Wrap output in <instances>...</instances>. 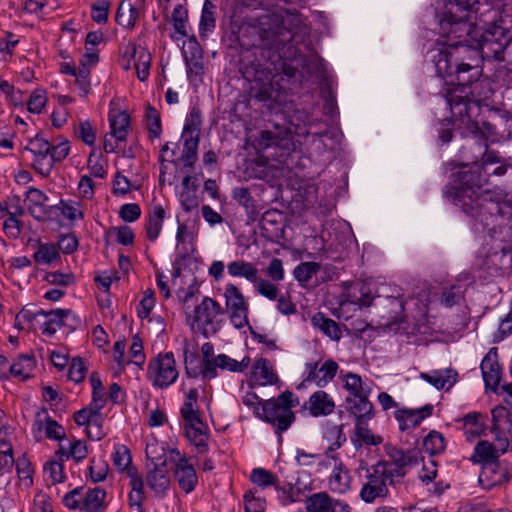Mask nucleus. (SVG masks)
Masks as SVG:
<instances>
[{"label": "nucleus", "instance_id": "obj_1", "mask_svg": "<svg viewBox=\"0 0 512 512\" xmlns=\"http://www.w3.org/2000/svg\"><path fill=\"white\" fill-rule=\"evenodd\" d=\"M470 109L469 117L457 116L452 113L456 120L467 124L472 133L473 144L484 149L481 155V166L465 165L460 171L454 174L455 183L447 184L443 188V196L454 204L467 217L471 228L476 233L495 231V227H512V197L501 188L483 190L482 169L485 170L489 164L501 162L497 151L489 150L487 137L480 130L477 122L472 121L471 110L477 108L474 101L468 96Z\"/></svg>", "mask_w": 512, "mask_h": 512}, {"label": "nucleus", "instance_id": "obj_2", "mask_svg": "<svg viewBox=\"0 0 512 512\" xmlns=\"http://www.w3.org/2000/svg\"><path fill=\"white\" fill-rule=\"evenodd\" d=\"M469 20L439 15V34L443 41L432 55L437 75L453 87L445 95L450 111L460 117H469L471 85L482 75L479 51L472 44L478 28Z\"/></svg>", "mask_w": 512, "mask_h": 512}, {"label": "nucleus", "instance_id": "obj_3", "mask_svg": "<svg viewBox=\"0 0 512 512\" xmlns=\"http://www.w3.org/2000/svg\"><path fill=\"white\" fill-rule=\"evenodd\" d=\"M269 57V54H267ZM271 57H274L271 54ZM243 77L251 83L250 96L258 102L277 100L281 85L276 78L283 76L279 62L268 58L264 63L260 60L243 62L240 68Z\"/></svg>", "mask_w": 512, "mask_h": 512}, {"label": "nucleus", "instance_id": "obj_4", "mask_svg": "<svg viewBox=\"0 0 512 512\" xmlns=\"http://www.w3.org/2000/svg\"><path fill=\"white\" fill-rule=\"evenodd\" d=\"M269 29H261L260 38L262 41L261 56L265 53L276 56L281 53L287 43L293 40V30L299 29L303 20L297 10L280 9L271 14Z\"/></svg>", "mask_w": 512, "mask_h": 512}, {"label": "nucleus", "instance_id": "obj_5", "mask_svg": "<svg viewBox=\"0 0 512 512\" xmlns=\"http://www.w3.org/2000/svg\"><path fill=\"white\" fill-rule=\"evenodd\" d=\"M298 404V397H295L293 392L286 390L277 397L262 402L259 419L270 424L275 434L282 439V433L287 431L296 420L292 409Z\"/></svg>", "mask_w": 512, "mask_h": 512}, {"label": "nucleus", "instance_id": "obj_6", "mask_svg": "<svg viewBox=\"0 0 512 512\" xmlns=\"http://www.w3.org/2000/svg\"><path fill=\"white\" fill-rule=\"evenodd\" d=\"M283 76L289 84L301 83L306 77L317 75L323 70V59L316 53L309 55L294 49L290 59L282 58L281 53L276 55Z\"/></svg>", "mask_w": 512, "mask_h": 512}, {"label": "nucleus", "instance_id": "obj_7", "mask_svg": "<svg viewBox=\"0 0 512 512\" xmlns=\"http://www.w3.org/2000/svg\"><path fill=\"white\" fill-rule=\"evenodd\" d=\"M511 41L509 31L499 25L491 24L485 30L478 29V36L473 38V47L479 51L481 62L504 61V51Z\"/></svg>", "mask_w": 512, "mask_h": 512}, {"label": "nucleus", "instance_id": "obj_8", "mask_svg": "<svg viewBox=\"0 0 512 512\" xmlns=\"http://www.w3.org/2000/svg\"><path fill=\"white\" fill-rule=\"evenodd\" d=\"M394 472L389 469L385 461L373 465L366 475V482L360 491V498L365 503H373L378 498H386L389 495L387 483H393Z\"/></svg>", "mask_w": 512, "mask_h": 512}, {"label": "nucleus", "instance_id": "obj_9", "mask_svg": "<svg viewBox=\"0 0 512 512\" xmlns=\"http://www.w3.org/2000/svg\"><path fill=\"white\" fill-rule=\"evenodd\" d=\"M179 372L173 352L159 353L147 366V377L154 387L165 389L176 382Z\"/></svg>", "mask_w": 512, "mask_h": 512}, {"label": "nucleus", "instance_id": "obj_10", "mask_svg": "<svg viewBox=\"0 0 512 512\" xmlns=\"http://www.w3.org/2000/svg\"><path fill=\"white\" fill-rule=\"evenodd\" d=\"M223 313L222 306L216 300L205 296L201 303L195 307L194 320L202 334L207 337L209 333L215 334L219 330L220 326L215 319Z\"/></svg>", "mask_w": 512, "mask_h": 512}, {"label": "nucleus", "instance_id": "obj_11", "mask_svg": "<svg viewBox=\"0 0 512 512\" xmlns=\"http://www.w3.org/2000/svg\"><path fill=\"white\" fill-rule=\"evenodd\" d=\"M338 364L332 359L326 360L321 367L318 362H308L305 364V377L298 389L303 387L305 383H315L318 387H325L334 379L338 371Z\"/></svg>", "mask_w": 512, "mask_h": 512}, {"label": "nucleus", "instance_id": "obj_12", "mask_svg": "<svg viewBox=\"0 0 512 512\" xmlns=\"http://www.w3.org/2000/svg\"><path fill=\"white\" fill-rule=\"evenodd\" d=\"M510 477L506 465L501 464L500 461H489L481 466L478 481L483 489L491 490L509 482Z\"/></svg>", "mask_w": 512, "mask_h": 512}, {"label": "nucleus", "instance_id": "obj_13", "mask_svg": "<svg viewBox=\"0 0 512 512\" xmlns=\"http://www.w3.org/2000/svg\"><path fill=\"white\" fill-rule=\"evenodd\" d=\"M387 454L391 459V463H386L389 465V469L394 472V477H403L405 475V471L403 470L405 467H411L423 461L422 452L418 448L405 451L393 447L389 449Z\"/></svg>", "mask_w": 512, "mask_h": 512}, {"label": "nucleus", "instance_id": "obj_14", "mask_svg": "<svg viewBox=\"0 0 512 512\" xmlns=\"http://www.w3.org/2000/svg\"><path fill=\"white\" fill-rule=\"evenodd\" d=\"M387 454L391 459V463H386L389 465V469L394 472V477H403L405 475V471L403 470L405 467H411L423 461L422 452L418 448L405 451L393 447L389 449Z\"/></svg>", "mask_w": 512, "mask_h": 512}, {"label": "nucleus", "instance_id": "obj_15", "mask_svg": "<svg viewBox=\"0 0 512 512\" xmlns=\"http://www.w3.org/2000/svg\"><path fill=\"white\" fill-rule=\"evenodd\" d=\"M387 454L391 459V463H386L389 465V469L394 472V477H403L405 475V471L403 470L405 467H411L423 461L422 452L418 448L405 451L393 447L389 449Z\"/></svg>", "mask_w": 512, "mask_h": 512}, {"label": "nucleus", "instance_id": "obj_16", "mask_svg": "<svg viewBox=\"0 0 512 512\" xmlns=\"http://www.w3.org/2000/svg\"><path fill=\"white\" fill-rule=\"evenodd\" d=\"M153 468L149 469L146 480L149 488L156 495L164 496L170 486V478L167 469L166 456L157 458V462H152Z\"/></svg>", "mask_w": 512, "mask_h": 512}, {"label": "nucleus", "instance_id": "obj_17", "mask_svg": "<svg viewBox=\"0 0 512 512\" xmlns=\"http://www.w3.org/2000/svg\"><path fill=\"white\" fill-rule=\"evenodd\" d=\"M284 215L277 209L265 211L259 219L262 236L269 241H277L284 233Z\"/></svg>", "mask_w": 512, "mask_h": 512}, {"label": "nucleus", "instance_id": "obj_18", "mask_svg": "<svg viewBox=\"0 0 512 512\" xmlns=\"http://www.w3.org/2000/svg\"><path fill=\"white\" fill-rule=\"evenodd\" d=\"M43 428L45 429V436L48 439L60 441L65 437L64 427L50 417L45 408L37 412L33 423V433L37 441L41 439V437H37V434H40Z\"/></svg>", "mask_w": 512, "mask_h": 512}, {"label": "nucleus", "instance_id": "obj_19", "mask_svg": "<svg viewBox=\"0 0 512 512\" xmlns=\"http://www.w3.org/2000/svg\"><path fill=\"white\" fill-rule=\"evenodd\" d=\"M497 348L493 347L483 358L480 369L486 388L496 391L501 381V367L497 360Z\"/></svg>", "mask_w": 512, "mask_h": 512}, {"label": "nucleus", "instance_id": "obj_20", "mask_svg": "<svg viewBox=\"0 0 512 512\" xmlns=\"http://www.w3.org/2000/svg\"><path fill=\"white\" fill-rule=\"evenodd\" d=\"M335 407L334 400L324 390H317L312 393L303 405V409L308 410L309 414L316 418L332 414Z\"/></svg>", "mask_w": 512, "mask_h": 512}, {"label": "nucleus", "instance_id": "obj_21", "mask_svg": "<svg viewBox=\"0 0 512 512\" xmlns=\"http://www.w3.org/2000/svg\"><path fill=\"white\" fill-rule=\"evenodd\" d=\"M174 477L179 488L186 494L191 493L198 484L196 470L185 456L180 457L175 464Z\"/></svg>", "mask_w": 512, "mask_h": 512}, {"label": "nucleus", "instance_id": "obj_22", "mask_svg": "<svg viewBox=\"0 0 512 512\" xmlns=\"http://www.w3.org/2000/svg\"><path fill=\"white\" fill-rule=\"evenodd\" d=\"M185 434L190 443L196 447L198 453L208 451V428L201 418L195 422L185 423Z\"/></svg>", "mask_w": 512, "mask_h": 512}, {"label": "nucleus", "instance_id": "obj_23", "mask_svg": "<svg viewBox=\"0 0 512 512\" xmlns=\"http://www.w3.org/2000/svg\"><path fill=\"white\" fill-rule=\"evenodd\" d=\"M128 52H131V57L133 58V66L136 69L137 78L141 82H144L149 76V69L152 60L151 54L145 47L136 45L135 43L128 44L127 53Z\"/></svg>", "mask_w": 512, "mask_h": 512}, {"label": "nucleus", "instance_id": "obj_24", "mask_svg": "<svg viewBox=\"0 0 512 512\" xmlns=\"http://www.w3.org/2000/svg\"><path fill=\"white\" fill-rule=\"evenodd\" d=\"M370 395L358 398H345V408L355 417L356 422L369 421L374 417V406L369 401Z\"/></svg>", "mask_w": 512, "mask_h": 512}, {"label": "nucleus", "instance_id": "obj_25", "mask_svg": "<svg viewBox=\"0 0 512 512\" xmlns=\"http://www.w3.org/2000/svg\"><path fill=\"white\" fill-rule=\"evenodd\" d=\"M478 4L479 0H444V10L440 15L470 19L471 15L477 11Z\"/></svg>", "mask_w": 512, "mask_h": 512}, {"label": "nucleus", "instance_id": "obj_26", "mask_svg": "<svg viewBox=\"0 0 512 512\" xmlns=\"http://www.w3.org/2000/svg\"><path fill=\"white\" fill-rule=\"evenodd\" d=\"M420 378L434 386L436 389H450L458 378V372L452 368L434 370L430 373H421Z\"/></svg>", "mask_w": 512, "mask_h": 512}, {"label": "nucleus", "instance_id": "obj_27", "mask_svg": "<svg viewBox=\"0 0 512 512\" xmlns=\"http://www.w3.org/2000/svg\"><path fill=\"white\" fill-rule=\"evenodd\" d=\"M291 143V133L287 129L284 131L263 130L257 139V145L260 149H266L271 146L287 148Z\"/></svg>", "mask_w": 512, "mask_h": 512}, {"label": "nucleus", "instance_id": "obj_28", "mask_svg": "<svg viewBox=\"0 0 512 512\" xmlns=\"http://www.w3.org/2000/svg\"><path fill=\"white\" fill-rule=\"evenodd\" d=\"M69 316H72L75 324L79 323V319L71 309H53V314L43 324L42 333L49 337L53 336L58 328L67 325L66 319Z\"/></svg>", "mask_w": 512, "mask_h": 512}, {"label": "nucleus", "instance_id": "obj_29", "mask_svg": "<svg viewBox=\"0 0 512 512\" xmlns=\"http://www.w3.org/2000/svg\"><path fill=\"white\" fill-rule=\"evenodd\" d=\"M352 477L350 471L340 461L335 465L333 473L329 478V485L332 491L337 493H345L351 487Z\"/></svg>", "mask_w": 512, "mask_h": 512}, {"label": "nucleus", "instance_id": "obj_30", "mask_svg": "<svg viewBox=\"0 0 512 512\" xmlns=\"http://www.w3.org/2000/svg\"><path fill=\"white\" fill-rule=\"evenodd\" d=\"M110 135L117 142L126 141L130 124V115L126 111H119L117 114L109 113Z\"/></svg>", "mask_w": 512, "mask_h": 512}, {"label": "nucleus", "instance_id": "obj_31", "mask_svg": "<svg viewBox=\"0 0 512 512\" xmlns=\"http://www.w3.org/2000/svg\"><path fill=\"white\" fill-rule=\"evenodd\" d=\"M233 199L242 207L245 208L248 222H255L258 220L260 211L255 205L250 191L245 187H237L233 190Z\"/></svg>", "mask_w": 512, "mask_h": 512}, {"label": "nucleus", "instance_id": "obj_32", "mask_svg": "<svg viewBox=\"0 0 512 512\" xmlns=\"http://www.w3.org/2000/svg\"><path fill=\"white\" fill-rule=\"evenodd\" d=\"M313 327L318 328L324 335L332 340L338 341L342 337V332L339 324L331 318H328L324 313L317 312L311 318Z\"/></svg>", "mask_w": 512, "mask_h": 512}, {"label": "nucleus", "instance_id": "obj_33", "mask_svg": "<svg viewBox=\"0 0 512 512\" xmlns=\"http://www.w3.org/2000/svg\"><path fill=\"white\" fill-rule=\"evenodd\" d=\"M344 389L348 392L346 398H358L363 395H370L372 389L364 384L361 376L356 373L348 372L343 376Z\"/></svg>", "mask_w": 512, "mask_h": 512}, {"label": "nucleus", "instance_id": "obj_34", "mask_svg": "<svg viewBox=\"0 0 512 512\" xmlns=\"http://www.w3.org/2000/svg\"><path fill=\"white\" fill-rule=\"evenodd\" d=\"M227 272L232 277H243L247 281L257 282L258 269L251 263L244 260H235L227 265Z\"/></svg>", "mask_w": 512, "mask_h": 512}, {"label": "nucleus", "instance_id": "obj_35", "mask_svg": "<svg viewBox=\"0 0 512 512\" xmlns=\"http://www.w3.org/2000/svg\"><path fill=\"white\" fill-rule=\"evenodd\" d=\"M36 367V359L33 354H20L17 361L14 362L9 372L13 377L25 381L30 378V372Z\"/></svg>", "mask_w": 512, "mask_h": 512}, {"label": "nucleus", "instance_id": "obj_36", "mask_svg": "<svg viewBox=\"0 0 512 512\" xmlns=\"http://www.w3.org/2000/svg\"><path fill=\"white\" fill-rule=\"evenodd\" d=\"M165 217V210L161 205H156L153 207V210L148 214L146 223H145V231L147 238L150 241H155L162 229L163 221Z\"/></svg>", "mask_w": 512, "mask_h": 512}, {"label": "nucleus", "instance_id": "obj_37", "mask_svg": "<svg viewBox=\"0 0 512 512\" xmlns=\"http://www.w3.org/2000/svg\"><path fill=\"white\" fill-rule=\"evenodd\" d=\"M89 381L92 387L90 410L94 415H98L99 411L105 406L106 397L104 393V386L97 372L91 373Z\"/></svg>", "mask_w": 512, "mask_h": 512}, {"label": "nucleus", "instance_id": "obj_38", "mask_svg": "<svg viewBox=\"0 0 512 512\" xmlns=\"http://www.w3.org/2000/svg\"><path fill=\"white\" fill-rule=\"evenodd\" d=\"M106 491L100 487L89 489L81 501V511L100 512L104 507Z\"/></svg>", "mask_w": 512, "mask_h": 512}, {"label": "nucleus", "instance_id": "obj_39", "mask_svg": "<svg viewBox=\"0 0 512 512\" xmlns=\"http://www.w3.org/2000/svg\"><path fill=\"white\" fill-rule=\"evenodd\" d=\"M499 454H497V448L494 444L486 440H481L477 443L471 456V461L474 463H483L489 461H499Z\"/></svg>", "mask_w": 512, "mask_h": 512}, {"label": "nucleus", "instance_id": "obj_40", "mask_svg": "<svg viewBox=\"0 0 512 512\" xmlns=\"http://www.w3.org/2000/svg\"><path fill=\"white\" fill-rule=\"evenodd\" d=\"M217 368L221 370H228L230 372H236V360L232 359L226 354L217 355L213 362H208L207 369H205V380H211L217 377Z\"/></svg>", "mask_w": 512, "mask_h": 512}, {"label": "nucleus", "instance_id": "obj_41", "mask_svg": "<svg viewBox=\"0 0 512 512\" xmlns=\"http://www.w3.org/2000/svg\"><path fill=\"white\" fill-rule=\"evenodd\" d=\"M184 139L183 151L179 160L183 162L184 168L191 169L197 161L199 145L198 136L182 137Z\"/></svg>", "mask_w": 512, "mask_h": 512}, {"label": "nucleus", "instance_id": "obj_42", "mask_svg": "<svg viewBox=\"0 0 512 512\" xmlns=\"http://www.w3.org/2000/svg\"><path fill=\"white\" fill-rule=\"evenodd\" d=\"M445 448V438L436 430L430 431L423 439V450L430 456L442 454Z\"/></svg>", "mask_w": 512, "mask_h": 512}, {"label": "nucleus", "instance_id": "obj_43", "mask_svg": "<svg viewBox=\"0 0 512 512\" xmlns=\"http://www.w3.org/2000/svg\"><path fill=\"white\" fill-rule=\"evenodd\" d=\"M198 187H199V184L193 182L191 189H187V190L183 189L178 196L182 209L186 213L195 211V216L197 219H199V215H198L199 198L196 194Z\"/></svg>", "mask_w": 512, "mask_h": 512}, {"label": "nucleus", "instance_id": "obj_44", "mask_svg": "<svg viewBox=\"0 0 512 512\" xmlns=\"http://www.w3.org/2000/svg\"><path fill=\"white\" fill-rule=\"evenodd\" d=\"M224 298L227 310L249 307L241 290L233 283L225 286Z\"/></svg>", "mask_w": 512, "mask_h": 512}, {"label": "nucleus", "instance_id": "obj_45", "mask_svg": "<svg viewBox=\"0 0 512 512\" xmlns=\"http://www.w3.org/2000/svg\"><path fill=\"white\" fill-rule=\"evenodd\" d=\"M320 269L321 265L318 262H301L294 268L293 275L302 286H305L308 282H310L312 277L320 271Z\"/></svg>", "mask_w": 512, "mask_h": 512}, {"label": "nucleus", "instance_id": "obj_46", "mask_svg": "<svg viewBox=\"0 0 512 512\" xmlns=\"http://www.w3.org/2000/svg\"><path fill=\"white\" fill-rule=\"evenodd\" d=\"M308 512H334L329 495L319 492L311 495L306 502Z\"/></svg>", "mask_w": 512, "mask_h": 512}, {"label": "nucleus", "instance_id": "obj_47", "mask_svg": "<svg viewBox=\"0 0 512 512\" xmlns=\"http://www.w3.org/2000/svg\"><path fill=\"white\" fill-rule=\"evenodd\" d=\"M368 422L369 421L355 422V436L357 441H359L361 444L377 446L382 443L383 438L372 433V431L368 428Z\"/></svg>", "mask_w": 512, "mask_h": 512}, {"label": "nucleus", "instance_id": "obj_48", "mask_svg": "<svg viewBox=\"0 0 512 512\" xmlns=\"http://www.w3.org/2000/svg\"><path fill=\"white\" fill-rule=\"evenodd\" d=\"M185 373L189 378L202 376L205 379V365L200 361L198 353L185 351Z\"/></svg>", "mask_w": 512, "mask_h": 512}, {"label": "nucleus", "instance_id": "obj_49", "mask_svg": "<svg viewBox=\"0 0 512 512\" xmlns=\"http://www.w3.org/2000/svg\"><path fill=\"white\" fill-rule=\"evenodd\" d=\"M184 61L187 68L188 80L195 86L202 82L204 74V64L202 58L189 59L186 52H184Z\"/></svg>", "mask_w": 512, "mask_h": 512}, {"label": "nucleus", "instance_id": "obj_50", "mask_svg": "<svg viewBox=\"0 0 512 512\" xmlns=\"http://www.w3.org/2000/svg\"><path fill=\"white\" fill-rule=\"evenodd\" d=\"M33 259L38 264H51L60 259V254L52 243L39 244L37 251L33 254Z\"/></svg>", "mask_w": 512, "mask_h": 512}, {"label": "nucleus", "instance_id": "obj_51", "mask_svg": "<svg viewBox=\"0 0 512 512\" xmlns=\"http://www.w3.org/2000/svg\"><path fill=\"white\" fill-rule=\"evenodd\" d=\"M253 373L257 375L260 374L261 379L263 382L262 385L267 384H275L278 381V376L276 373H274L272 367L270 366V362L268 359L260 358L259 360L255 361L253 364Z\"/></svg>", "mask_w": 512, "mask_h": 512}, {"label": "nucleus", "instance_id": "obj_52", "mask_svg": "<svg viewBox=\"0 0 512 512\" xmlns=\"http://www.w3.org/2000/svg\"><path fill=\"white\" fill-rule=\"evenodd\" d=\"M201 111L198 107H193L186 117L182 137L198 136L201 127Z\"/></svg>", "mask_w": 512, "mask_h": 512}, {"label": "nucleus", "instance_id": "obj_53", "mask_svg": "<svg viewBox=\"0 0 512 512\" xmlns=\"http://www.w3.org/2000/svg\"><path fill=\"white\" fill-rule=\"evenodd\" d=\"M145 119L147 122V129L150 136L152 138L160 137L162 133L160 113L156 108H154L150 104H148L146 107Z\"/></svg>", "mask_w": 512, "mask_h": 512}, {"label": "nucleus", "instance_id": "obj_54", "mask_svg": "<svg viewBox=\"0 0 512 512\" xmlns=\"http://www.w3.org/2000/svg\"><path fill=\"white\" fill-rule=\"evenodd\" d=\"M394 416L399 423V429L406 431L420 425L421 421L417 419L414 409L403 408L395 411Z\"/></svg>", "mask_w": 512, "mask_h": 512}, {"label": "nucleus", "instance_id": "obj_55", "mask_svg": "<svg viewBox=\"0 0 512 512\" xmlns=\"http://www.w3.org/2000/svg\"><path fill=\"white\" fill-rule=\"evenodd\" d=\"M250 480L260 487L276 486L278 483V477L264 468H254L251 472Z\"/></svg>", "mask_w": 512, "mask_h": 512}, {"label": "nucleus", "instance_id": "obj_56", "mask_svg": "<svg viewBox=\"0 0 512 512\" xmlns=\"http://www.w3.org/2000/svg\"><path fill=\"white\" fill-rule=\"evenodd\" d=\"M279 493V499L283 505H289L299 501L300 489L295 488L292 483L286 482L282 485L279 482L274 486Z\"/></svg>", "mask_w": 512, "mask_h": 512}, {"label": "nucleus", "instance_id": "obj_57", "mask_svg": "<svg viewBox=\"0 0 512 512\" xmlns=\"http://www.w3.org/2000/svg\"><path fill=\"white\" fill-rule=\"evenodd\" d=\"M124 9V1L120 4L116 11L115 21L128 29H133L135 27L136 21L139 18L140 12L139 10L132 4H128L127 10L129 12L128 18L122 20V10Z\"/></svg>", "mask_w": 512, "mask_h": 512}, {"label": "nucleus", "instance_id": "obj_58", "mask_svg": "<svg viewBox=\"0 0 512 512\" xmlns=\"http://www.w3.org/2000/svg\"><path fill=\"white\" fill-rule=\"evenodd\" d=\"M77 137L86 145L92 147L96 141V130L89 120L81 121L75 129Z\"/></svg>", "mask_w": 512, "mask_h": 512}, {"label": "nucleus", "instance_id": "obj_59", "mask_svg": "<svg viewBox=\"0 0 512 512\" xmlns=\"http://www.w3.org/2000/svg\"><path fill=\"white\" fill-rule=\"evenodd\" d=\"M464 298V293L460 286L452 285L451 287L444 289L441 294L440 302L447 308H451L454 305L460 304Z\"/></svg>", "mask_w": 512, "mask_h": 512}, {"label": "nucleus", "instance_id": "obj_60", "mask_svg": "<svg viewBox=\"0 0 512 512\" xmlns=\"http://www.w3.org/2000/svg\"><path fill=\"white\" fill-rule=\"evenodd\" d=\"M112 460L113 465L117 467L120 471L125 470L127 466L131 464L132 461L130 450L125 445L115 446V451L113 453Z\"/></svg>", "mask_w": 512, "mask_h": 512}, {"label": "nucleus", "instance_id": "obj_61", "mask_svg": "<svg viewBox=\"0 0 512 512\" xmlns=\"http://www.w3.org/2000/svg\"><path fill=\"white\" fill-rule=\"evenodd\" d=\"M44 472L49 475L51 484L61 483L65 480L64 465L57 460L46 462Z\"/></svg>", "mask_w": 512, "mask_h": 512}, {"label": "nucleus", "instance_id": "obj_62", "mask_svg": "<svg viewBox=\"0 0 512 512\" xmlns=\"http://www.w3.org/2000/svg\"><path fill=\"white\" fill-rule=\"evenodd\" d=\"M51 143L43 138L40 133H38L34 138L29 140L28 146L25 147L26 150H29L33 155H49L50 153Z\"/></svg>", "mask_w": 512, "mask_h": 512}, {"label": "nucleus", "instance_id": "obj_63", "mask_svg": "<svg viewBox=\"0 0 512 512\" xmlns=\"http://www.w3.org/2000/svg\"><path fill=\"white\" fill-rule=\"evenodd\" d=\"M86 371L82 358L74 357L68 370V379L75 383H81L85 379Z\"/></svg>", "mask_w": 512, "mask_h": 512}, {"label": "nucleus", "instance_id": "obj_64", "mask_svg": "<svg viewBox=\"0 0 512 512\" xmlns=\"http://www.w3.org/2000/svg\"><path fill=\"white\" fill-rule=\"evenodd\" d=\"M44 280L51 285L67 287L75 283V276L73 273L54 271L46 273Z\"/></svg>", "mask_w": 512, "mask_h": 512}]
</instances>
